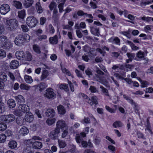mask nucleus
<instances>
[{"label":"nucleus","instance_id":"nucleus-1","mask_svg":"<svg viewBox=\"0 0 153 153\" xmlns=\"http://www.w3.org/2000/svg\"><path fill=\"white\" fill-rule=\"evenodd\" d=\"M67 128L68 126L65 121L62 120H59L56 122V128L50 133L49 136L54 140L57 139L59 137L60 129L63 130Z\"/></svg>","mask_w":153,"mask_h":153},{"label":"nucleus","instance_id":"nucleus-2","mask_svg":"<svg viewBox=\"0 0 153 153\" xmlns=\"http://www.w3.org/2000/svg\"><path fill=\"white\" fill-rule=\"evenodd\" d=\"M4 22L5 25L6 29L10 31L14 30L18 26V21L15 19L9 20L7 18H4Z\"/></svg>","mask_w":153,"mask_h":153},{"label":"nucleus","instance_id":"nucleus-3","mask_svg":"<svg viewBox=\"0 0 153 153\" xmlns=\"http://www.w3.org/2000/svg\"><path fill=\"white\" fill-rule=\"evenodd\" d=\"M30 110L29 106L26 104H20L18 108L14 111V114L17 116H22L24 113H27Z\"/></svg>","mask_w":153,"mask_h":153},{"label":"nucleus","instance_id":"nucleus-4","mask_svg":"<svg viewBox=\"0 0 153 153\" xmlns=\"http://www.w3.org/2000/svg\"><path fill=\"white\" fill-rule=\"evenodd\" d=\"M12 46L11 43L8 42L6 36H3L0 37V48H2L4 49H8Z\"/></svg>","mask_w":153,"mask_h":153},{"label":"nucleus","instance_id":"nucleus-5","mask_svg":"<svg viewBox=\"0 0 153 153\" xmlns=\"http://www.w3.org/2000/svg\"><path fill=\"white\" fill-rule=\"evenodd\" d=\"M15 118L12 114L2 115L0 116V121L8 123L14 121Z\"/></svg>","mask_w":153,"mask_h":153},{"label":"nucleus","instance_id":"nucleus-6","mask_svg":"<svg viewBox=\"0 0 153 153\" xmlns=\"http://www.w3.org/2000/svg\"><path fill=\"white\" fill-rule=\"evenodd\" d=\"M26 22L29 27H33L36 25L38 23V21L34 17L30 16L27 18Z\"/></svg>","mask_w":153,"mask_h":153},{"label":"nucleus","instance_id":"nucleus-7","mask_svg":"<svg viewBox=\"0 0 153 153\" xmlns=\"http://www.w3.org/2000/svg\"><path fill=\"white\" fill-rule=\"evenodd\" d=\"M44 96L48 99H54L56 97V95L54 92L53 90L50 88L47 89L44 94Z\"/></svg>","mask_w":153,"mask_h":153},{"label":"nucleus","instance_id":"nucleus-8","mask_svg":"<svg viewBox=\"0 0 153 153\" xmlns=\"http://www.w3.org/2000/svg\"><path fill=\"white\" fill-rule=\"evenodd\" d=\"M86 136V134L85 133L82 132L80 133V134H77L76 135V142L78 143H80L82 142V146L83 147H85L86 143L85 141H82L83 138Z\"/></svg>","mask_w":153,"mask_h":153},{"label":"nucleus","instance_id":"nucleus-9","mask_svg":"<svg viewBox=\"0 0 153 153\" xmlns=\"http://www.w3.org/2000/svg\"><path fill=\"white\" fill-rule=\"evenodd\" d=\"M10 10L9 6L7 4H2L0 7V13L2 15H5Z\"/></svg>","mask_w":153,"mask_h":153},{"label":"nucleus","instance_id":"nucleus-10","mask_svg":"<svg viewBox=\"0 0 153 153\" xmlns=\"http://www.w3.org/2000/svg\"><path fill=\"white\" fill-rule=\"evenodd\" d=\"M123 98L133 106L134 109H136L137 105L133 100L130 97H129L126 94H123Z\"/></svg>","mask_w":153,"mask_h":153},{"label":"nucleus","instance_id":"nucleus-11","mask_svg":"<svg viewBox=\"0 0 153 153\" xmlns=\"http://www.w3.org/2000/svg\"><path fill=\"white\" fill-rule=\"evenodd\" d=\"M47 87V85L45 83H41L37 85H35L33 86L35 90L38 89L40 91H42L45 88Z\"/></svg>","mask_w":153,"mask_h":153},{"label":"nucleus","instance_id":"nucleus-12","mask_svg":"<svg viewBox=\"0 0 153 153\" xmlns=\"http://www.w3.org/2000/svg\"><path fill=\"white\" fill-rule=\"evenodd\" d=\"M19 62L16 60L11 61L10 63L9 67L11 69H16L19 67Z\"/></svg>","mask_w":153,"mask_h":153},{"label":"nucleus","instance_id":"nucleus-13","mask_svg":"<svg viewBox=\"0 0 153 153\" xmlns=\"http://www.w3.org/2000/svg\"><path fill=\"white\" fill-rule=\"evenodd\" d=\"M15 44L18 45H20L24 43L22 37V35H20L16 37L15 40Z\"/></svg>","mask_w":153,"mask_h":153},{"label":"nucleus","instance_id":"nucleus-14","mask_svg":"<svg viewBox=\"0 0 153 153\" xmlns=\"http://www.w3.org/2000/svg\"><path fill=\"white\" fill-rule=\"evenodd\" d=\"M33 115L31 112L27 113L25 116V120L28 122H32L33 120Z\"/></svg>","mask_w":153,"mask_h":153},{"label":"nucleus","instance_id":"nucleus-15","mask_svg":"<svg viewBox=\"0 0 153 153\" xmlns=\"http://www.w3.org/2000/svg\"><path fill=\"white\" fill-rule=\"evenodd\" d=\"M56 4L53 1L51 2L49 6V7L51 10H53V15H55L57 12V10L56 9Z\"/></svg>","mask_w":153,"mask_h":153},{"label":"nucleus","instance_id":"nucleus-16","mask_svg":"<svg viewBox=\"0 0 153 153\" xmlns=\"http://www.w3.org/2000/svg\"><path fill=\"white\" fill-rule=\"evenodd\" d=\"M9 147L11 149H14L17 148L18 146L17 142L15 140L10 141L8 143Z\"/></svg>","mask_w":153,"mask_h":153},{"label":"nucleus","instance_id":"nucleus-17","mask_svg":"<svg viewBox=\"0 0 153 153\" xmlns=\"http://www.w3.org/2000/svg\"><path fill=\"white\" fill-rule=\"evenodd\" d=\"M45 114L48 117H53L55 115V112L53 109H49L46 111Z\"/></svg>","mask_w":153,"mask_h":153},{"label":"nucleus","instance_id":"nucleus-18","mask_svg":"<svg viewBox=\"0 0 153 153\" xmlns=\"http://www.w3.org/2000/svg\"><path fill=\"white\" fill-rule=\"evenodd\" d=\"M98 98L96 96H93L91 97V100L89 98L88 102L91 105H92L93 103H94L95 105H97L98 104Z\"/></svg>","mask_w":153,"mask_h":153},{"label":"nucleus","instance_id":"nucleus-19","mask_svg":"<svg viewBox=\"0 0 153 153\" xmlns=\"http://www.w3.org/2000/svg\"><path fill=\"white\" fill-rule=\"evenodd\" d=\"M108 41L109 42L116 44L119 45H120V39L117 37L110 38L108 39Z\"/></svg>","mask_w":153,"mask_h":153},{"label":"nucleus","instance_id":"nucleus-20","mask_svg":"<svg viewBox=\"0 0 153 153\" xmlns=\"http://www.w3.org/2000/svg\"><path fill=\"white\" fill-rule=\"evenodd\" d=\"M58 113L61 115H64L66 113V110L65 107L61 105H59L57 107Z\"/></svg>","mask_w":153,"mask_h":153},{"label":"nucleus","instance_id":"nucleus-21","mask_svg":"<svg viewBox=\"0 0 153 153\" xmlns=\"http://www.w3.org/2000/svg\"><path fill=\"white\" fill-rule=\"evenodd\" d=\"M29 132L28 129L25 126H23L19 131L20 134L25 136Z\"/></svg>","mask_w":153,"mask_h":153},{"label":"nucleus","instance_id":"nucleus-22","mask_svg":"<svg viewBox=\"0 0 153 153\" xmlns=\"http://www.w3.org/2000/svg\"><path fill=\"white\" fill-rule=\"evenodd\" d=\"M32 59V57L30 53L28 52L25 53L23 60L27 61H30Z\"/></svg>","mask_w":153,"mask_h":153},{"label":"nucleus","instance_id":"nucleus-23","mask_svg":"<svg viewBox=\"0 0 153 153\" xmlns=\"http://www.w3.org/2000/svg\"><path fill=\"white\" fill-rule=\"evenodd\" d=\"M25 53L22 51H18L15 53L16 58L19 59H23Z\"/></svg>","mask_w":153,"mask_h":153},{"label":"nucleus","instance_id":"nucleus-24","mask_svg":"<svg viewBox=\"0 0 153 153\" xmlns=\"http://www.w3.org/2000/svg\"><path fill=\"white\" fill-rule=\"evenodd\" d=\"M91 33L94 35L97 36L100 34L99 28L95 27H90Z\"/></svg>","mask_w":153,"mask_h":153},{"label":"nucleus","instance_id":"nucleus-25","mask_svg":"<svg viewBox=\"0 0 153 153\" xmlns=\"http://www.w3.org/2000/svg\"><path fill=\"white\" fill-rule=\"evenodd\" d=\"M15 98L16 100L19 103L24 102L25 100L24 97L21 95H19L17 96H15Z\"/></svg>","mask_w":153,"mask_h":153},{"label":"nucleus","instance_id":"nucleus-26","mask_svg":"<svg viewBox=\"0 0 153 153\" xmlns=\"http://www.w3.org/2000/svg\"><path fill=\"white\" fill-rule=\"evenodd\" d=\"M32 146L35 149H40L42 146V143L40 142L35 141L33 143Z\"/></svg>","mask_w":153,"mask_h":153},{"label":"nucleus","instance_id":"nucleus-27","mask_svg":"<svg viewBox=\"0 0 153 153\" xmlns=\"http://www.w3.org/2000/svg\"><path fill=\"white\" fill-rule=\"evenodd\" d=\"M7 105L10 108H13L15 107L16 104L14 100L12 99H9L7 101Z\"/></svg>","mask_w":153,"mask_h":153},{"label":"nucleus","instance_id":"nucleus-28","mask_svg":"<svg viewBox=\"0 0 153 153\" xmlns=\"http://www.w3.org/2000/svg\"><path fill=\"white\" fill-rule=\"evenodd\" d=\"M58 2L60 4L58 5V7L59 9V12L61 13L63 11V6L65 2V0H58Z\"/></svg>","mask_w":153,"mask_h":153},{"label":"nucleus","instance_id":"nucleus-29","mask_svg":"<svg viewBox=\"0 0 153 153\" xmlns=\"http://www.w3.org/2000/svg\"><path fill=\"white\" fill-rule=\"evenodd\" d=\"M33 3L32 0H24L23 4L26 8H28L31 6Z\"/></svg>","mask_w":153,"mask_h":153},{"label":"nucleus","instance_id":"nucleus-30","mask_svg":"<svg viewBox=\"0 0 153 153\" xmlns=\"http://www.w3.org/2000/svg\"><path fill=\"white\" fill-rule=\"evenodd\" d=\"M32 139H29L28 140H26L25 141V143L26 144H29V143H33V140H40V138L36 136H33L32 137Z\"/></svg>","mask_w":153,"mask_h":153},{"label":"nucleus","instance_id":"nucleus-31","mask_svg":"<svg viewBox=\"0 0 153 153\" xmlns=\"http://www.w3.org/2000/svg\"><path fill=\"white\" fill-rule=\"evenodd\" d=\"M13 5L17 9H21L22 8V3L19 1H14L13 2Z\"/></svg>","mask_w":153,"mask_h":153},{"label":"nucleus","instance_id":"nucleus-32","mask_svg":"<svg viewBox=\"0 0 153 153\" xmlns=\"http://www.w3.org/2000/svg\"><path fill=\"white\" fill-rule=\"evenodd\" d=\"M26 13L24 10H21L18 12V17L20 19H23L25 17Z\"/></svg>","mask_w":153,"mask_h":153},{"label":"nucleus","instance_id":"nucleus-33","mask_svg":"<svg viewBox=\"0 0 153 153\" xmlns=\"http://www.w3.org/2000/svg\"><path fill=\"white\" fill-rule=\"evenodd\" d=\"M24 79L25 81L27 83L31 84L33 81L32 77L28 75H25L24 77Z\"/></svg>","mask_w":153,"mask_h":153},{"label":"nucleus","instance_id":"nucleus-34","mask_svg":"<svg viewBox=\"0 0 153 153\" xmlns=\"http://www.w3.org/2000/svg\"><path fill=\"white\" fill-rule=\"evenodd\" d=\"M16 119V123L20 126H22V125H24L25 124V121L24 119H22V118L20 117L21 116H19Z\"/></svg>","mask_w":153,"mask_h":153},{"label":"nucleus","instance_id":"nucleus-35","mask_svg":"<svg viewBox=\"0 0 153 153\" xmlns=\"http://www.w3.org/2000/svg\"><path fill=\"white\" fill-rule=\"evenodd\" d=\"M61 69L62 72L64 74L68 76H71L72 78H73V76L71 74L70 72L64 67H61Z\"/></svg>","mask_w":153,"mask_h":153},{"label":"nucleus","instance_id":"nucleus-36","mask_svg":"<svg viewBox=\"0 0 153 153\" xmlns=\"http://www.w3.org/2000/svg\"><path fill=\"white\" fill-rule=\"evenodd\" d=\"M51 43L54 44L57 43V37L56 36H55L53 37H50L49 40Z\"/></svg>","mask_w":153,"mask_h":153},{"label":"nucleus","instance_id":"nucleus-37","mask_svg":"<svg viewBox=\"0 0 153 153\" xmlns=\"http://www.w3.org/2000/svg\"><path fill=\"white\" fill-rule=\"evenodd\" d=\"M112 56L114 58H119L120 59H123L122 56L120 55L119 53L117 52H113L111 53Z\"/></svg>","mask_w":153,"mask_h":153},{"label":"nucleus","instance_id":"nucleus-38","mask_svg":"<svg viewBox=\"0 0 153 153\" xmlns=\"http://www.w3.org/2000/svg\"><path fill=\"white\" fill-rule=\"evenodd\" d=\"M36 8L38 13H40L42 12L43 9L41 6L40 3L39 2H37L36 4Z\"/></svg>","mask_w":153,"mask_h":153},{"label":"nucleus","instance_id":"nucleus-39","mask_svg":"<svg viewBox=\"0 0 153 153\" xmlns=\"http://www.w3.org/2000/svg\"><path fill=\"white\" fill-rule=\"evenodd\" d=\"M49 75V73L47 70H44L43 71L41 77V80H43L46 78Z\"/></svg>","mask_w":153,"mask_h":153},{"label":"nucleus","instance_id":"nucleus-40","mask_svg":"<svg viewBox=\"0 0 153 153\" xmlns=\"http://www.w3.org/2000/svg\"><path fill=\"white\" fill-rule=\"evenodd\" d=\"M20 88L22 90H28L31 87L24 84H21L20 85Z\"/></svg>","mask_w":153,"mask_h":153},{"label":"nucleus","instance_id":"nucleus-41","mask_svg":"<svg viewBox=\"0 0 153 153\" xmlns=\"http://www.w3.org/2000/svg\"><path fill=\"white\" fill-rule=\"evenodd\" d=\"M7 137L3 134H0V143H4L6 141Z\"/></svg>","mask_w":153,"mask_h":153},{"label":"nucleus","instance_id":"nucleus-42","mask_svg":"<svg viewBox=\"0 0 153 153\" xmlns=\"http://www.w3.org/2000/svg\"><path fill=\"white\" fill-rule=\"evenodd\" d=\"M56 120L55 118H49L46 121V123L49 126H51L54 124Z\"/></svg>","mask_w":153,"mask_h":153},{"label":"nucleus","instance_id":"nucleus-43","mask_svg":"<svg viewBox=\"0 0 153 153\" xmlns=\"http://www.w3.org/2000/svg\"><path fill=\"white\" fill-rule=\"evenodd\" d=\"M123 125L122 123L120 121H119L115 122L113 124V127L115 128L122 127Z\"/></svg>","mask_w":153,"mask_h":153},{"label":"nucleus","instance_id":"nucleus-44","mask_svg":"<svg viewBox=\"0 0 153 153\" xmlns=\"http://www.w3.org/2000/svg\"><path fill=\"white\" fill-rule=\"evenodd\" d=\"M136 56L139 59H143L145 57L144 53L141 51H140L137 53Z\"/></svg>","mask_w":153,"mask_h":153},{"label":"nucleus","instance_id":"nucleus-45","mask_svg":"<svg viewBox=\"0 0 153 153\" xmlns=\"http://www.w3.org/2000/svg\"><path fill=\"white\" fill-rule=\"evenodd\" d=\"M59 88L60 89H63L66 91H67L68 90V86L66 84H62L59 85Z\"/></svg>","mask_w":153,"mask_h":153},{"label":"nucleus","instance_id":"nucleus-46","mask_svg":"<svg viewBox=\"0 0 153 153\" xmlns=\"http://www.w3.org/2000/svg\"><path fill=\"white\" fill-rule=\"evenodd\" d=\"M0 79L4 81H6L7 79V76L4 73H0Z\"/></svg>","mask_w":153,"mask_h":153},{"label":"nucleus","instance_id":"nucleus-47","mask_svg":"<svg viewBox=\"0 0 153 153\" xmlns=\"http://www.w3.org/2000/svg\"><path fill=\"white\" fill-rule=\"evenodd\" d=\"M62 131L61 137L62 138H64L68 136V128L65 129Z\"/></svg>","mask_w":153,"mask_h":153},{"label":"nucleus","instance_id":"nucleus-48","mask_svg":"<svg viewBox=\"0 0 153 153\" xmlns=\"http://www.w3.org/2000/svg\"><path fill=\"white\" fill-rule=\"evenodd\" d=\"M100 88L101 89V91L103 94L107 96H109V94L108 90L102 86H100Z\"/></svg>","mask_w":153,"mask_h":153},{"label":"nucleus","instance_id":"nucleus-49","mask_svg":"<svg viewBox=\"0 0 153 153\" xmlns=\"http://www.w3.org/2000/svg\"><path fill=\"white\" fill-rule=\"evenodd\" d=\"M22 37L24 43L28 42L30 40V36L28 34H26L24 35H22Z\"/></svg>","mask_w":153,"mask_h":153},{"label":"nucleus","instance_id":"nucleus-50","mask_svg":"<svg viewBox=\"0 0 153 153\" xmlns=\"http://www.w3.org/2000/svg\"><path fill=\"white\" fill-rule=\"evenodd\" d=\"M126 55L128 58L131 60H132L134 59L135 56V54L133 53H127Z\"/></svg>","mask_w":153,"mask_h":153},{"label":"nucleus","instance_id":"nucleus-51","mask_svg":"<svg viewBox=\"0 0 153 153\" xmlns=\"http://www.w3.org/2000/svg\"><path fill=\"white\" fill-rule=\"evenodd\" d=\"M139 80L141 83V86L142 88L146 87L149 84V83L146 81H142L141 79L139 78Z\"/></svg>","mask_w":153,"mask_h":153},{"label":"nucleus","instance_id":"nucleus-52","mask_svg":"<svg viewBox=\"0 0 153 153\" xmlns=\"http://www.w3.org/2000/svg\"><path fill=\"white\" fill-rule=\"evenodd\" d=\"M33 49L34 51L36 53L39 54L40 53L41 51L39 48L38 45H33Z\"/></svg>","mask_w":153,"mask_h":153},{"label":"nucleus","instance_id":"nucleus-53","mask_svg":"<svg viewBox=\"0 0 153 153\" xmlns=\"http://www.w3.org/2000/svg\"><path fill=\"white\" fill-rule=\"evenodd\" d=\"M6 53L5 51L2 49H0V58L3 59L6 57Z\"/></svg>","mask_w":153,"mask_h":153},{"label":"nucleus","instance_id":"nucleus-54","mask_svg":"<svg viewBox=\"0 0 153 153\" xmlns=\"http://www.w3.org/2000/svg\"><path fill=\"white\" fill-rule=\"evenodd\" d=\"M7 128V125L6 124L2 123H0V131H3Z\"/></svg>","mask_w":153,"mask_h":153},{"label":"nucleus","instance_id":"nucleus-55","mask_svg":"<svg viewBox=\"0 0 153 153\" xmlns=\"http://www.w3.org/2000/svg\"><path fill=\"white\" fill-rule=\"evenodd\" d=\"M58 143L60 148H63L66 145V143L64 141L60 140H58Z\"/></svg>","mask_w":153,"mask_h":153},{"label":"nucleus","instance_id":"nucleus-56","mask_svg":"<svg viewBox=\"0 0 153 153\" xmlns=\"http://www.w3.org/2000/svg\"><path fill=\"white\" fill-rule=\"evenodd\" d=\"M124 66L126 68H127L128 71H131L132 68L134 67V66L133 65L126 64H125Z\"/></svg>","mask_w":153,"mask_h":153},{"label":"nucleus","instance_id":"nucleus-57","mask_svg":"<svg viewBox=\"0 0 153 153\" xmlns=\"http://www.w3.org/2000/svg\"><path fill=\"white\" fill-rule=\"evenodd\" d=\"M145 130H148L151 134H153V132L152 131V130L151 129V127L149 124L148 123H147L146 125V128L145 129Z\"/></svg>","mask_w":153,"mask_h":153},{"label":"nucleus","instance_id":"nucleus-58","mask_svg":"<svg viewBox=\"0 0 153 153\" xmlns=\"http://www.w3.org/2000/svg\"><path fill=\"white\" fill-rule=\"evenodd\" d=\"M141 19L147 22H149L151 20V17H146L145 16H144L143 17H141Z\"/></svg>","mask_w":153,"mask_h":153},{"label":"nucleus","instance_id":"nucleus-59","mask_svg":"<svg viewBox=\"0 0 153 153\" xmlns=\"http://www.w3.org/2000/svg\"><path fill=\"white\" fill-rule=\"evenodd\" d=\"M5 110L4 104L2 103H0V113H2Z\"/></svg>","mask_w":153,"mask_h":153},{"label":"nucleus","instance_id":"nucleus-60","mask_svg":"<svg viewBox=\"0 0 153 153\" xmlns=\"http://www.w3.org/2000/svg\"><path fill=\"white\" fill-rule=\"evenodd\" d=\"M89 90L92 93H94L98 92V91L96 87L94 86H91L89 88Z\"/></svg>","mask_w":153,"mask_h":153},{"label":"nucleus","instance_id":"nucleus-61","mask_svg":"<svg viewBox=\"0 0 153 153\" xmlns=\"http://www.w3.org/2000/svg\"><path fill=\"white\" fill-rule=\"evenodd\" d=\"M106 109L109 112L111 113H114L115 111V110L110 108L109 106L107 105L105 106Z\"/></svg>","mask_w":153,"mask_h":153},{"label":"nucleus","instance_id":"nucleus-62","mask_svg":"<svg viewBox=\"0 0 153 153\" xmlns=\"http://www.w3.org/2000/svg\"><path fill=\"white\" fill-rule=\"evenodd\" d=\"M21 27L23 32H27L28 31V28L27 25H21Z\"/></svg>","mask_w":153,"mask_h":153},{"label":"nucleus","instance_id":"nucleus-63","mask_svg":"<svg viewBox=\"0 0 153 153\" xmlns=\"http://www.w3.org/2000/svg\"><path fill=\"white\" fill-rule=\"evenodd\" d=\"M151 3V2L150 1H141L140 2V5L143 7L145 6L147 4H148Z\"/></svg>","mask_w":153,"mask_h":153},{"label":"nucleus","instance_id":"nucleus-64","mask_svg":"<svg viewBox=\"0 0 153 153\" xmlns=\"http://www.w3.org/2000/svg\"><path fill=\"white\" fill-rule=\"evenodd\" d=\"M49 31L51 33H53L54 32V29L52 25H49L48 28Z\"/></svg>","mask_w":153,"mask_h":153}]
</instances>
